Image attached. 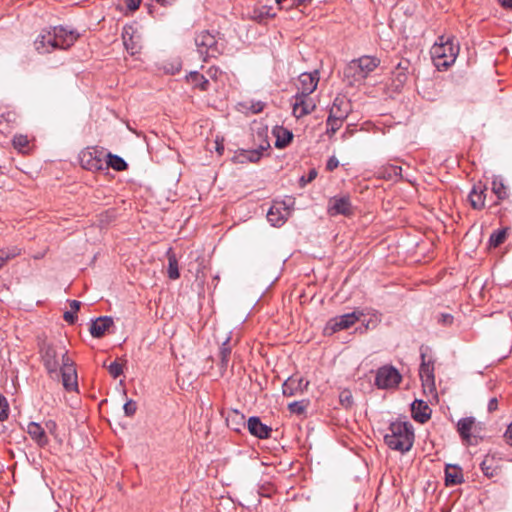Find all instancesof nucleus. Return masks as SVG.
<instances>
[{
	"label": "nucleus",
	"instance_id": "nucleus-34",
	"mask_svg": "<svg viewBox=\"0 0 512 512\" xmlns=\"http://www.w3.org/2000/svg\"><path fill=\"white\" fill-rule=\"evenodd\" d=\"M106 157V167H111L116 171H124L127 169L128 165L122 157L112 153H108Z\"/></svg>",
	"mask_w": 512,
	"mask_h": 512
},
{
	"label": "nucleus",
	"instance_id": "nucleus-25",
	"mask_svg": "<svg viewBox=\"0 0 512 512\" xmlns=\"http://www.w3.org/2000/svg\"><path fill=\"white\" fill-rule=\"evenodd\" d=\"M464 482L462 469L457 465L447 464L445 467V485L454 486Z\"/></svg>",
	"mask_w": 512,
	"mask_h": 512
},
{
	"label": "nucleus",
	"instance_id": "nucleus-41",
	"mask_svg": "<svg viewBox=\"0 0 512 512\" xmlns=\"http://www.w3.org/2000/svg\"><path fill=\"white\" fill-rule=\"evenodd\" d=\"M9 416V404L7 399L0 394V421H5Z\"/></svg>",
	"mask_w": 512,
	"mask_h": 512
},
{
	"label": "nucleus",
	"instance_id": "nucleus-46",
	"mask_svg": "<svg viewBox=\"0 0 512 512\" xmlns=\"http://www.w3.org/2000/svg\"><path fill=\"white\" fill-rule=\"evenodd\" d=\"M288 409L292 413L302 414L305 411V405L301 401H294L288 405Z\"/></svg>",
	"mask_w": 512,
	"mask_h": 512
},
{
	"label": "nucleus",
	"instance_id": "nucleus-8",
	"mask_svg": "<svg viewBox=\"0 0 512 512\" xmlns=\"http://www.w3.org/2000/svg\"><path fill=\"white\" fill-rule=\"evenodd\" d=\"M195 44L204 61L209 57H215L218 53L216 38L209 31L205 30L197 34Z\"/></svg>",
	"mask_w": 512,
	"mask_h": 512
},
{
	"label": "nucleus",
	"instance_id": "nucleus-19",
	"mask_svg": "<svg viewBox=\"0 0 512 512\" xmlns=\"http://www.w3.org/2000/svg\"><path fill=\"white\" fill-rule=\"evenodd\" d=\"M247 428L251 435L259 439L269 438L272 432V428L263 424L257 416H252L248 419Z\"/></svg>",
	"mask_w": 512,
	"mask_h": 512
},
{
	"label": "nucleus",
	"instance_id": "nucleus-56",
	"mask_svg": "<svg viewBox=\"0 0 512 512\" xmlns=\"http://www.w3.org/2000/svg\"><path fill=\"white\" fill-rule=\"evenodd\" d=\"M506 442L512 446V423L508 426L505 435Z\"/></svg>",
	"mask_w": 512,
	"mask_h": 512
},
{
	"label": "nucleus",
	"instance_id": "nucleus-58",
	"mask_svg": "<svg viewBox=\"0 0 512 512\" xmlns=\"http://www.w3.org/2000/svg\"><path fill=\"white\" fill-rule=\"evenodd\" d=\"M69 306L72 312L77 313V311L80 309L81 302L77 300H71L69 301Z\"/></svg>",
	"mask_w": 512,
	"mask_h": 512
},
{
	"label": "nucleus",
	"instance_id": "nucleus-5",
	"mask_svg": "<svg viewBox=\"0 0 512 512\" xmlns=\"http://www.w3.org/2000/svg\"><path fill=\"white\" fill-rule=\"evenodd\" d=\"M401 380L402 376L394 366L384 365L376 372L375 385L379 389H391L397 387Z\"/></svg>",
	"mask_w": 512,
	"mask_h": 512
},
{
	"label": "nucleus",
	"instance_id": "nucleus-10",
	"mask_svg": "<svg viewBox=\"0 0 512 512\" xmlns=\"http://www.w3.org/2000/svg\"><path fill=\"white\" fill-rule=\"evenodd\" d=\"M65 390L75 391L78 389L77 372L74 361L71 358H64V363L59 367V377Z\"/></svg>",
	"mask_w": 512,
	"mask_h": 512
},
{
	"label": "nucleus",
	"instance_id": "nucleus-30",
	"mask_svg": "<svg viewBox=\"0 0 512 512\" xmlns=\"http://www.w3.org/2000/svg\"><path fill=\"white\" fill-rule=\"evenodd\" d=\"M166 257L168 260V268L167 274L169 279L176 280L180 277L178 260L176 254L174 253L172 248H169L166 252Z\"/></svg>",
	"mask_w": 512,
	"mask_h": 512
},
{
	"label": "nucleus",
	"instance_id": "nucleus-18",
	"mask_svg": "<svg viewBox=\"0 0 512 512\" xmlns=\"http://www.w3.org/2000/svg\"><path fill=\"white\" fill-rule=\"evenodd\" d=\"M298 85V93H303L304 95H310L313 93L319 82V73L315 70L313 73H302L300 74Z\"/></svg>",
	"mask_w": 512,
	"mask_h": 512
},
{
	"label": "nucleus",
	"instance_id": "nucleus-43",
	"mask_svg": "<svg viewBox=\"0 0 512 512\" xmlns=\"http://www.w3.org/2000/svg\"><path fill=\"white\" fill-rule=\"evenodd\" d=\"M108 371L110 375L116 379L123 373V366L122 364L118 363L117 361L112 362L109 367Z\"/></svg>",
	"mask_w": 512,
	"mask_h": 512
},
{
	"label": "nucleus",
	"instance_id": "nucleus-39",
	"mask_svg": "<svg viewBox=\"0 0 512 512\" xmlns=\"http://www.w3.org/2000/svg\"><path fill=\"white\" fill-rule=\"evenodd\" d=\"M492 191L499 200H503L508 196L507 189L501 180H493Z\"/></svg>",
	"mask_w": 512,
	"mask_h": 512
},
{
	"label": "nucleus",
	"instance_id": "nucleus-35",
	"mask_svg": "<svg viewBox=\"0 0 512 512\" xmlns=\"http://www.w3.org/2000/svg\"><path fill=\"white\" fill-rule=\"evenodd\" d=\"M270 147L269 141L264 139L257 149L246 150V155L249 158V162L256 163L263 156V152Z\"/></svg>",
	"mask_w": 512,
	"mask_h": 512
},
{
	"label": "nucleus",
	"instance_id": "nucleus-44",
	"mask_svg": "<svg viewBox=\"0 0 512 512\" xmlns=\"http://www.w3.org/2000/svg\"><path fill=\"white\" fill-rule=\"evenodd\" d=\"M317 177V171L316 169L309 170L308 174L306 176H302L299 179L300 187L306 186L308 183L312 182Z\"/></svg>",
	"mask_w": 512,
	"mask_h": 512
},
{
	"label": "nucleus",
	"instance_id": "nucleus-27",
	"mask_svg": "<svg viewBox=\"0 0 512 512\" xmlns=\"http://www.w3.org/2000/svg\"><path fill=\"white\" fill-rule=\"evenodd\" d=\"M186 81L194 88L206 92L210 89L209 79L197 71H191L186 76Z\"/></svg>",
	"mask_w": 512,
	"mask_h": 512
},
{
	"label": "nucleus",
	"instance_id": "nucleus-33",
	"mask_svg": "<svg viewBox=\"0 0 512 512\" xmlns=\"http://www.w3.org/2000/svg\"><path fill=\"white\" fill-rule=\"evenodd\" d=\"M474 423L475 419L473 417L462 418L458 421L457 430L463 440L468 441L470 439Z\"/></svg>",
	"mask_w": 512,
	"mask_h": 512
},
{
	"label": "nucleus",
	"instance_id": "nucleus-14",
	"mask_svg": "<svg viewBox=\"0 0 512 512\" xmlns=\"http://www.w3.org/2000/svg\"><path fill=\"white\" fill-rule=\"evenodd\" d=\"M309 95L303 93H297L294 96V103L292 104V112L296 118L304 117L310 114L315 109V103L308 98Z\"/></svg>",
	"mask_w": 512,
	"mask_h": 512
},
{
	"label": "nucleus",
	"instance_id": "nucleus-59",
	"mask_svg": "<svg viewBox=\"0 0 512 512\" xmlns=\"http://www.w3.org/2000/svg\"><path fill=\"white\" fill-rule=\"evenodd\" d=\"M499 3L503 6V7H506V8H511L512 9V0H498Z\"/></svg>",
	"mask_w": 512,
	"mask_h": 512
},
{
	"label": "nucleus",
	"instance_id": "nucleus-45",
	"mask_svg": "<svg viewBox=\"0 0 512 512\" xmlns=\"http://www.w3.org/2000/svg\"><path fill=\"white\" fill-rule=\"evenodd\" d=\"M123 409L126 416L132 417L136 413L137 403L133 400H128L124 404Z\"/></svg>",
	"mask_w": 512,
	"mask_h": 512
},
{
	"label": "nucleus",
	"instance_id": "nucleus-4",
	"mask_svg": "<svg viewBox=\"0 0 512 512\" xmlns=\"http://www.w3.org/2000/svg\"><path fill=\"white\" fill-rule=\"evenodd\" d=\"M380 65V59L364 55L352 60L344 70V76L350 79V84L363 81Z\"/></svg>",
	"mask_w": 512,
	"mask_h": 512
},
{
	"label": "nucleus",
	"instance_id": "nucleus-7",
	"mask_svg": "<svg viewBox=\"0 0 512 512\" xmlns=\"http://www.w3.org/2000/svg\"><path fill=\"white\" fill-rule=\"evenodd\" d=\"M364 315L362 311H353L332 318L325 327V333L332 334L340 330L348 329Z\"/></svg>",
	"mask_w": 512,
	"mask_h": 512
},
{
	"label": "nucleus",
	"instance_id": "nucleus-49",
	"mask_svg": "<svg viewBox=\"0 0 512 512\" xmlns=\"http://www.w3.org/2000/svg\"><path fill=\"white\" fill-rule=\"evenodd\" d=\"M340 402L342 403V405H344L346 407L352 405L353 399H352V395H351L350 391L346 390V391L341 392Z\"/></svg>",
	"mask_w": 512,
	"mask_h": 512
},
{
	"label": "nucleus",
	"instance_id": "nucleus-2",
	"mask_svg": "<svg viewBox=\"0 0 512 512\" xmlns=\"http://www.w3.org/2000/svg\"><path fill=\"white\" fill-rule=\"evenodd\" d=\"M40 355L43 365L52 379L59 378V367L64 363V358H70L61 343L43 342L40 346Z\"/></svg>",
	"mask_w": 512,
	"mask_h": 512
},
{
	"label": "nucleus",
	"instance_id": "nucleus-48",
	"mask_svg": "<svg viewBox=\"0 0 512 512\" xmlns=\"http://www.w3.org/2000/svg\"><path fill=\"white\" fill-rule=\"evenodd\" d=\"M233 161L236 162V163H240V164H244V163L249 162V158L246 155V150L242 149V150L238 151L234 155Z\"/></svg>",
	"mask_w": 512,
	"mask_h": 512
},
{
	"label": "nucleus",
	"instance_id": "nucleus-24",
	"mask_svg": "<svg viewBox=\"0 0 512 512\" xmlns=\"http://www.w3.org/2000/svg\"><path fill=\"white\" fill-rule=\"evenodd\" d=\"M481 471L483 474L492 478L500 473L501 467L499 461L492 455H486L480 464Z\"/></svg>",
	"mask_w": 512,
	"mask_h": 512
},
{
	"label": "nucleus",
	"instance_id": "nucleus-51",
	"mask_svg": "<svg viewBox=\"0 0 512 512\" xmlns=\"http://www.w3.org/2000/svg\"><path fill=\"white\" fill-rule=\"evenodd\" d=\"M339 166V161L336 157L332 156L328 159L327 161V164H326V169L328 171H333L334 169H336L337 167Z\"/></svg>",
	"mask_w": 512,
	"mask_h": 512
},
{
	"label": "nucleus",
	"instance_id": "nucleus-22",
	"mask_svg": "<svg viewBox=\"0 0 512 512\" xmlns=\"http://www.w3.org/2000/svg\"><path fill=\"white\" fill-rule=\"evenodd\" d=\"M411 414L415 421L423 424L430 419L431 409L423 400H415L411 404Z\"/></svg>",
	"mask_w": 512,
	"mask_h": 512
},
{
	"label": "nucleus",
	"instance_id": "nucleus-54",
	"mask_svg": "<svg viewBox=\"0 0 512 512\" xmlns=\"http://www.w3.org/2000/svg\"><path fill=\"white\" fill-rule=\"evenodd\" d=\"M264 106H265V105H264V103H263V102L258 101V102H256V103H253V104L251 105V108H250V109H251V111H252V113H253V114H258V113H260V112H262V111H263Z\"/></svg>",
	"mask_w": 512,
	"mask_h": 512
},
{
	"label": "nucleus",
	"instance_id": "nucleus-28",
	"mask_svg": "<svg viewBox=\"0 0 512 512\" xmlns=\"http://www.w3.org/2000/svg\"><path fill=\"white\" fill-rule=\"evenodd\" d=\"M485 188L481 184L474 185L469 193V202L473 209L481 210L485 206Z\"/></svg>",
	"mask_w": 512,
	"mask_h": 512
},
{
	"label": "nucleus",
	"instance_id": "nucleus-9",
	"mask_svg": "<svg viewBox=\"0 0 512 512\" xmlns=\"http://www.w3.org/2000/svg\"><path fill=\"white\" fill-rule=\"evenodd\" d=\"M329 216H351L353 215V205L348 195L334 196L329 199L327 206Z\"/></svg>",
	"mask_w": 512,
	"mask_h": 512
},
{
	"label": "nucleus",
	"instance_id": "nucleus-53",
	"mask_svg": "<svg viewBox=\"0 0 512 512\" xmlns=\"http://www.w3.org/2000/svg\"><path fill=\"white\" fill-rule=\"evenodd\" d=\"M63 318L67 323L74 324L77 320V315L72 311H66L63 315Z\"/></svg>",
	"mask_w": 512,
	"mask_h": 512
},
{
	"label": "nucleus",
	"instance_id": "nucleus-32",
	"mask_svg": "<svg viewBox=\"0 0 512 512\" xmlns=\"http://www.w3.org/2000/svg\"><path fill=\"white\" fill-rule=\"evenodd\" d=\"M227 425L235 432H241L242 428L245 427V417L238 411H232L227 419Z\"/></svg>",
	"mask_w": 512,
	"mask_h": 512
},
{
	"label": "nucleus",
	"instance_id": "nucleus-13",
	"mask_svg": "<svg viewBox=\"0 0 512 512\" xmlns=\"http://www.w3.org/2000/svg\"><path fill=\"white\" fill-rule=\"evenodd\" d=\"M309 381L298 375L290 376L282 385L284 396L292 397L302 394L308 387Z\"/></svg>",
	"mask_w": 512,
	"mask_h": 512
},
{
	"label": "nucleus",
	"instance_id": "nucleus-17",
	"mask_svg": "<svg viewBox=\"0 0 512 512\" xmlns=\"http://www.w3.org/2000/svg\"><path fill=\"white\" fill-rule=\"evenodd\" d=\"M290 215V210L284 203L273 204L267 212V220L276 227L283 225Z\"/></svg>",
	"mask_w": 512,
	"mask_h": 512
},
{
	"label": "nucleus",
	"instance_id": "nucleus-23",
	"mask_svg": "<svg viewBox=\"0 0 512 512\" xmlns=\"http://www.w3.org/2000/svg\"><path fill=\"white\" fill-rule=\"evenodd\" d=\"M26 431L31 439L34 440L39 446L44 447L48 444L49 440L45 429L39 423H28Z\"/></svg>",
	"mask_w": 512,
	"mask_h": 512
},
{
	"label": "nucleus",
	"instance_id": "nucleus-21",
	"mask_svg": "<svg viewBox=\"0 0 512 512\" xmlns=\"http://www.w3.org/2000/svg\"><path fill=\"white\" fill-rule=\"evenodd\" d=\"M35 49L39 53H49L56 48L55 38L51 30L41 33L34 42Z\"/></svg>",
	"mask_w": 512,
	"mask_h": 512
},
{
	"label": "nucleus",
	"instance_id": "nucleus-6",
	"mask_svg": "<svg viewBox=\"0 0 512 512\" xmlns=\"http://www.w3.org/2000/svg\"><path fill=\"white\" fill-rule=\"evenodd\" d=\"M104 151L97 147H88L81 151L79 160L81 166L90 171H100L104 169Z\"/></svg>",
	"mask_w": 512,
	"mask_h": 512
},
{
	"label": "nucleus",
	"instance_id": "nucleus-50",
	"mask_svg": "<svg viewBox=\"0 0 512 512\" xmlns=\"http://www.w3.org/2000/svg\"><path fill=\"white\" fill-rule=\"evenodd\" d=\"M453 319L454 318L451 314L442 313V314H440V316L438 318V322L443 325H451L453 323Z\"/></svg>",
	"mask_w": 512,
	"mask_h": 512
},
{
	"label": "nucleus",
	"instance_id": "nucleus-61",
	"mask_svg": "<svg viewBox=\"0 0 512 512\" xmlns=\"http://www.w3.org/2000/svg\"><path fill=\"white\" fill-rule=\"evenodd\" d=\"M180 69H181V65H180V63H177V65L175 67H173L170 72H171V74H175V73L179 72Z\"/></svg>",
	"mask_w": 512,
	"mask_h": 512
},
{
	"label": "nucleus",
	"instance_id": "nucleus-42",
	"mask_svg": "<svg viewBox=\"0 0 512 512\" xmlns=\"http://www.w3.org/2000/svg\"><path fill=\"white\" fill-rule=\"evenodd\" d=\"M401 171L402 168L400 166L390 165L385 169L383 176L389 179L399 178L401 176Z\"/></svg>",
	"mask_w": 512,
	"mask_h": 512
},
{
	"label": "nucleus",
	"instance_id": "nucleus-40",
	"mask_svg": "<svg viewBox=\"0 0 512 512\" xmlns=\"http://www.w3.org/2000/svg\"><path fill=\"white\" fill-rule=\"evenodd\" d=\"M506 239V232L505 230H496L494 231L489 238V245L490 247H498L501 245Z\"/></svg>",
	"mask_w": 512,
	"mask_h": 512
},
{
	"label": "nucleus",
	"instance_id": "nucleus-36",
	"mask_svg": "<svg viewBox=\"0 0 512 512\" xmlns=\"http://www.w3.org/2000/svg\"><path fill=\"white\" fill-rule=\"evenodd\" d=\"M29 143L28 137L23 134H16L12 139L13 147L22 154L28 153Z\"/></svg>",
	"mask_w": 512,
	"mask_h": 512
},
{
	"label": "nucleus",
	"instance_id": "nucleus-31",
	"mask_svg": "<svg viewBox=\"0 0 512 512\" xmlns=\"http://www.w3.org/2000/svg\"><path fill=\"white\" fill-rule=\"evenodd\" d=\"M276 13L271 6H261L254 8L251 14V18L258 23H262L267 19L274 18Z\"/></svg>",
	"mask_w": 512,
	"mask_h": 512
},
{
	"label": "nucleus",
	"instance_id": "nucleus-63",
	"mask_svg": "<svg viewBox=\"0 0 512 512\" xmlns=\"http://www.w3.org/2000/svg\"><path fill=\"white\" fill-rule=\"evenodd\" d=\"M311 0H295V2L297 3V5H303L307 2H310Z\"/></svg>",
	"mask_w": 512,
	"mask_h": 512
},
{
	"label": "nucleus",
	"instance_id": "nucleus-60",
	"mask_svg": "<svg viewBox=\"0 0 512 512\" xmlns=\"http://www.w3.org/2000/svg\"><path fill=\"white\" fill-rule=\"evenodd\" d=\"M175 0H156L157 3L166 6L171 5Z\"/></svg>",
	"mask_w": 512,
	"mask_h": 512
},
{
	"label": "nucleus",
	"instance_id": "nucleus-3",
	"mask_svg": "<svg viewBox=\"0 0 512 512\" xmlns=\"http://www.w3.org/2000/svg\"><path fill=\"white\" fill-rule=\"evenodd\" d=\"M459 53V46L450 37L440 36L431 48V55L435 65L440 68H448L452 65Z\"/></svg>",
	"mask_w": 512,
	"mask_h": 512
},
{
	"label": "nucleus",
	"instance_id": "nucleus-62",
	"mask_svg": "<svg viewBox=\"0 0 512 512\" xmlns=\"http://www.w3.org/2000/svg\"><path fill=\"white\" fill-rule=\"evenodd\" d=\"M352 134V131L350 130H346L343 134H342V138L343 139H346L348 136H350Z\"/></svg>",
	"mask_w": 512,
	"mask_h": 512
},
{
	"label": "nucleus",
	"instance_id": "nucleus-20",
	"mask_svg": "<svg viewBox=\"0 0 512 512\" xmlns=\"http://www.w3.org/2000/svg\"><path fill=\"white\" fill-rule=\"evenodd\" d=\"M114 321L110 316H101L96 320L92 321L90 325V334L94 338H101L105 335L106 332L113 326Z\"/></svg>",
	"mask_w": 512,
	"mask_h": 512
},
{
	"label": "nucleus",
	"instance_id": "nucleus-52",
	"mask_svg": "<svg viewBox=\"0 0 512 512\" xmlns=\"http://www.w3.org/2000/svg\"><path fill=\"white\" fill-rule=\"evenodd\" d=\"M141 1L142 0H125V4L126 7L133 12L139 8Z\"/></svg>",
	"mask_w": 512,
	"mask_h": 512
},
{
	"label": "nucleus",
	"instance_id": "nucleus-26",
	"mask_svg": "<svg viewBox=\"0 0 512 512\" xmlns=\"http://www.w3.org/2000/svg\"><path fill=\"white\" fill-rule=\"evenodd\" d=\"M272 134L276 138L275 146L279 149L288 146L293 139V133L283 126H275Z\"/></svg>",
	"mask_w": 512,
	"mask_h": 512
},
{
	"label": "nucleus",
	"instance_id": "nucleus-38",
	"mask_svg": "<svg viewBox=\"0 0 512 512\" xmlns=\"http://www.w3.org/2000/svg\"><path fill=\"white\" fill-rule=\"evenodd\" d=\"M345 120L342 119H336L331 116L327 117L326 120V134L329 138H331L342 126L343 122Z\"/></svg>",
	"mask_w": 512,
	"mask_h": 512
},
{
	"label": "nucleus",
	"instance_id": "nucleus-11",
	"mask_svg": "<svg viewBox=\"0 0 512 512\" xmlns=\"http://www.w3.org/2000/svg\"><path fill=\"white\" fill-rule=\"evenodd\" d=\"M123 44L131 55L138 54L141 50V37L132 25H125L122 31Z\"/></svg>",
	"mask_w": 512,
	"mask_h": 512
},
{
	"label": "nucleus",
	"instance_id": "nucleus-15",
	"mask_svg": "<svg viewBox=\"0 0 512 512\" xmlns=\"http://www.w3.org/2000/svg\"><path fill=\"white\" fill-rule=\"evenodd\" d=\"M421 357H422V363L419 368V376L422 381V386L425 390L433 392V391H435L433 363L426 362L424 354H422Z\"/></svg>",
	"mask_w": 512,
	"mask_h": 512
},
{
	"label": "nucleus",
	"instance_id": "nucleus-55",
	"mask_svg": "<svg viewBox=\"0 0 512 512\" xmlns=\"http://www.w3.org/2000/svg\"><path fill=\"white\" fill-rule=\"evenodd\" d=\"M497 408H498V400L496 397H493L489 400L487 409L489 412H494L495 410H497Z\"/></svg>",
	"mask_w": 512,
	"mask_h": 512
},
{
	"label": "nucleus",
	"instance_id": "nucleus-16",
	"mask_svg": "<svg viewBox=\"0 0 512 512\" xmlns=\"http://www.w3.org/2000/svg\"><path fill=\"white\" fill-rule=\"evenodd\" d=\"M352 111L351 103L348 99H346L344 96H337L330 109H329V115L333 118H338L345 120L350 112Z\"/></svg>",
	"mask_w": 512,
	"mask_h": 512
},
{
	"label": "nucleus",
	"instance_id": "nucleus-64",
	"mask_svg": "<svg viewBox=\"0 0 512 512\" xmlns=\"http://www.w3.org/2000/svg\"><path fill=\"white\" fill-rule=\"evenodd\" d=\"M284 1H285V0H275V2H276L277 4H279V5H280V4H282Z\"/></svg>",
	"mask_w": 512,
	"mask_h": 512
},
{
	"label": "nucleus",
	"instance_id": "nucleus-47",
	"mask_svg": "<svg viewBox=\"0 0 512 512\" xmlns=\"http://www.w3.org/2000/svg\"><path fill=\"white\" fill-rule=\"evenodd\" d=\"M206 74L209 77V79L213 81H218L223 72L218 67L211 66L207 69Z\"/></svg>",
	"mask_w": 512,
	"mask_h": 512
},
{
	"label": "nucleus",
	"instance_id": "nucleus-29",
	"mask_svg": "<svg viewBox=\"0 0 512 512\" xmlns=\"http://www.w3.org/2000/svg\"><path fill=\"white\" fill-rule=\"evenodd\" d=\"M409 61H401L393 72V81L396 87L403 86L408 79Z\"/></svg>",
	"mask_w": 512,
	"mask_h": 512
},
{
	"label": "nucleus",
	"instance_id": "nucleus-1",
	"mask_svg": "<svg viewBox=\"0 0 512 512\" xmlns=\"http://www.w3.org/2000/svg\"><path fill=\"white\" fill-rule=\"evenodd\" d=\"M388 430L389 432L384 436V442L390 449L405 453L412 448L414 429L410 422H391Z\"/></svg>",
	"mask_w": 512,
	"mask_h": 512
},
{
	"label": "nucleus",
	"instance_id": "nucleus-57",
	"mask_svg": "<svg viewBox=\"0 0 512 512\" xmlns=\"http://www.w3.org/2000/svg\"><path fill=\"white\" fill-rule=\"evenodd\" d=\"M56 428H57V424L53 420H49L45 423L44 429H47L50 433H54Z\"/></svg>",
	"mask_w": 512,
	"mask_h": 512
},
{
	"label": "nucleus",
	"instance_id": "nucleus-12",
	"mask_svg": "<svg viewBox=\"0 0 512 512\" xmlns=\"http://www.w3.org/2000/svg\"><path fill=\"white\" fill-rule=\"evenodd\" d=\"M55 38V45L58 49H67L77 40L79 34L73 30H67L63 26L53 27L51 29Z\"/></svg>",
	"mask_w": 512,
	"mask_h": 512
},
{
	"label": "nucleus",
	"instance_id": "nucleus-37",
	"mask_svg": "<svg viewBox=\"0 0 512 512\" xmlns=\"http://www.w3.org/2000/svg\"><path fill=\"white\" fill-rule=\"evenodd\" d=\"M228 341L229 340L227 339L225 342L222 343L219 351L221 373H223L227 369L231 355V348L228 346Z\"/></svg>",
	"mask_w": 512,
	"mask_h": 512
}]
</instances>
